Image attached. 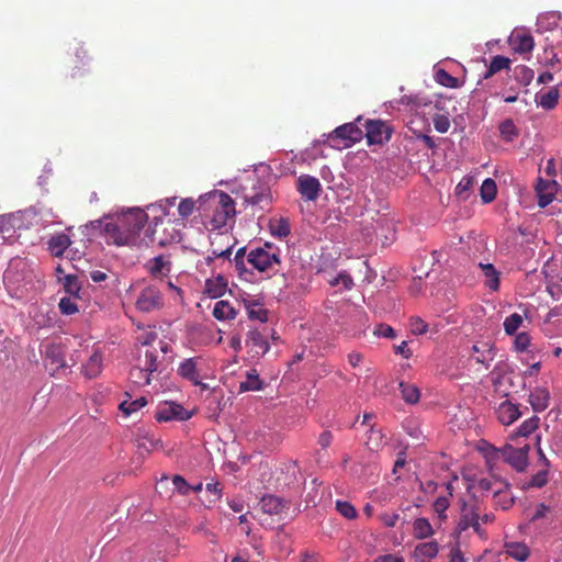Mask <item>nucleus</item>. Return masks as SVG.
<instances>
[{"label":"nucleus","mask_w":562,"mask_h":562,"mask_svg":"<svg viewBox=\"0 0 562 562\" xmlns=\"http://www.w3.org/2000/svg\"><path fill=\"white\" fill-rule=\"evenodd\" d=\"M147 218L148 216L143 210L133 209L119 216L116 221L106 222L103 229L114 244L128 245L135 241Z\"/></svg>","instance_id":"obj_1"},{"label":"nucleus","mask_w":562,"mask_h":562,"mask_svg":"<svg viewBox=\"0 0 562 562\" xmlns=\"http://www.w3.org/2000/svg\"><path fill=\"white\" fill-rule=\"evenodd\" d=\"M147 234L150 237V241L160 247H165L180 240V233L172 226L171 222L168 221L165 223L160 218H155L154 227H149Z\"/></svg>","instance_id":"obj_2"},{"label":"nucleus","mask_w":562,"mask_h":562,"mask_svg":"<svg viewBox=\"0 0 562 562\" xmlns=\"http://www.w3.org/2000/svg\"><path fill=\"white\" fill-rule=\"evenodd\" d=\"M136 308L144 313L160 310L164 306V296L158 284L146 285L136 300Z\"/></svg>","instance_id":"obj_3"},{"label":"nucleus","mask_w":562,"mask_h":562,"mask_svg":"<svg viewBox=\"0 0 562 562\" xmlns=\"http://www.w3.org/2000/svg\"><path fill=\"white\" fill-rule=\"evenodd\" d=\"M247 261L260 272L272 271L280 263L279 256L266 248H255L247 254Z\"/></svg>","instance_id":"obj_4"},{"label":"nucleus","mask_w":562,"mask_h":562,"mask_svg":"<svg viewBox=\"0 0 562 562\" xmlns=\"http://www.w3.org/2000/svg\"><path fill=\"white\" fill-rule=\"evenodd\" d=\"M203 359L201 357L184 359L179 363L177 373L193 385H198L201 386L202 390H206L209 385L202 382L200 374Z\"/></svg>","instance_id":"obj_5"},{"label":"nucleus","mask_w":562,"mask_h":562,"mask_svg":"<svg viewBox=\"0 0 562 562\" xmlns=\"http://www.w3.org/2000/svg\"><path fill=\"white\" fill-rule=\"evenodd\" d=\"M235 215V202L229 194L218 193V202L213 211L212 224L214 228L224 227L228 220Z\"/></svg>","instance_id":"obj_6"},{"label":"nucleus","mask_w":562,"mask_h":562,"mask_svg":"<svg viewBox=\"0 0 562 562\" xmlns=\"http://www.w3.org/2000/svg\"><path fill=\"white\" fill-rule=\"evenodd\" d=\"M392 128L381 120H368L366 123V137L369 145H382L390 140Z\"/></svg>","instance_id":"obj_7"},{"label":"nucleus","mask_w":562,"mask_h":562,"mask_svg":"<svg viewBox=\"0 0 562 562\" xmlns=\"http://www.w3.org/2000/svg\"><path fill=\"white\" fill-rule=\"evenodd\" d=\"M363 137L362 130L356 123H346L336 127L330 134V139H339L344 147H350Z\"/></svg>","instance_id":"obj_8"},{"label":"nucleus","mask_w":562,"mask_h":562,"mask_svg":"<svg viewBox=\"0 0 562 562\" xmlns=\"http://www.w3.org/2000/svg\"><path fill=\"white\" fill-rule=\"evenodd\" d=\"M191 416L192 414L188 412L182 405L173 402H166L160 405L155 415L158 422H184L190 419Z\"/></svg>","instance_id":"obj_9"},{"label":"nucleus","mask_w":562,"mask_h":562,"mask_svg":"<svg viewBox=\"0 0 562 562\" xmlns=\"http://www.w3.org/2000/svg\"><path fill=\"white\" fill-rule=\"evenodd\" d=\"M322 190L317 178L310 175H302L297 179V191L306 201H315Z\"/></svg>","instance_id":"obj_10"},{"label":"nucleus","mask_w":562,"mask_h":562,"mask_svg":"<svg viewBox=\"0 0 562 562\" xmlns=\"http://www.w3.org/2000/svg\"><path fill=\"white\" fill-rule=\"evenodd\" d=\"M503 457L508 464L521 472L526 469L528 463V446L521 448L507 446L503 450Z\"/></svg>","instance_id":"obj_11"},{"label":"nucleus","mask_w":562,"mask_h":562,"mask_svg":"<svg viewBox=\"0 0 562 562\" xmlns=\"http://www.w3.org/2000/svg\"><path fill=\"white\" fill-rule=\"evenodd\" d=\"M246 346L249 348L254 357L265 356L269 349V342L265 335L258 329H249L246 335Z\"/></svg>","instance_id":"obj_12"},{"label":"nucleus","mask_w":562,"mask_h":562,"mask_svg":"<svg viewBox=\"0 0 562 562\" xmlns=\"http://www.w3.org/2000/svg\"><path fill=\"white\" fill-rule=\"evenodd\" d=\"M557 187L558 183L554 180L538 179L535 190L538 198V205L541 209L548 206L554 200Z\"/></svg>","instance_id":"obj_13"},{"label":"nucleus","mask_w":562,"mask_h":562,"mask_svg":"<svg viewBox=\"0 0 562 562\" xmlns=\"http://www.w3.org/2000/svg\"><path fill=\"white\" fill-rule=\"evenodd\" d=\"M460 520L456 530L461 533L470 528L476 520H480V514L475 505H469L464 499H460Z\"/></svg>","instance_id":"obj_14"},{"label":"nucleus","mask_w":562,"mask_h":562,"mask_svg":"<svg viewBox=\"0 0 562 562\" xmlns=\"http://www.w3.org/2000/svg\"><path fill=\"white\" fill-rule=\"evenodd\" d=\"M496 413L498 420L505 426L512 425L521 416L518 406L509 401L502 402Z\"/></svg>","instance_id":"obj_15"},{"label":"nucleus","mask_w":562,"mask_h":562,"mask_svg":"<svg viewBox=\"0 0 562 562\" xmlns=\"http://www.w3.org/2000/svg\"><path fill=\"white\" fill-rule=\"evenodd\" d=\"M438 551L439 546L437 541L422 542L415 547L413 558L416 562H430L438 554Z\"/></svg>","instance_id":"obj_16"},{"label":"nucleus","mask_w":562,"mask_h":562,"mask_svg":"<svg viewBox=\"0 0 562 562\" xmlns=\"http://www.w3.org/2000/svg\"><path fill=\"white\" fill-rule=\"evenodd\" d=\"M473 357L477 363L490 367L491 362L495 358V351L493 345L490 342H482L480 345H473L472 347Z\"/></svg>","instance_id":"obj_17"},{"label":"nucleus","mask_w":562,"mask_h":562,"mask_svg":"<svg viewBox=\"0 0 562 562\" xmlns=\"http://www.w3.org/2000/svg\"><path fill=\"white\" fill-rule=\"evenodd\" d=\"M70 245V237L64 233L53 235L48 240V249L54 257H61Z\"/></svg>","instance_id":"obj_18"},{"label":"nucleus","mask_w":562,"mask_h":562,"mask_svg":"<svg viewBox=\"0 0 562 562\" xmlns=\"http://www.w3.org/2000/svg\"><path fill=\"white\" fill-rule=\"evenodd\" d=\"M559 100L560 91L558 87H551L548 91L536 95L537 104L544 110H553L558 105Z\"/></svg>","instance_id":"obj_19"},{"label":"nucleus","mask_w":562,"mask_h":562,"mask_svg":"<svg viewBox=\"0 0 562 562\" xmlns=\"http://www.w3.org/2000/svg\"><path fill=\"white\" fill-rule=\"evenodd\" d=\"M137 363L150 374L157 372L159 366L157 350L155 348H146L144 355H139Z\"/></svg>","instance_id":"obj_20"},{"label":"nucleus","mask_w":562,"mask_h":562,"mask_svg":"<svg viewBox=\"0 0 562 562\" xmlns=\"http://www.w3.org/2000/svg\"><path fill=\"white\" fill-rule=\"evenodd\" d=\"M260 507L268 515H279L285 508V503L280 497L267 495L261 498Z\"/></svg>","instance_id":"obj_21"},{"label":"nucleus","mask_w":562,"mask_h":562,"mask_svg":"<svg viewBox=\"0 0 562 562\" xmlns=\"http://www.w3.org/2000/svg\"><path fill=\"white\" fill-rule=\"evenodd\" d=\"M549 391L542 387L533 390L529 395V403L535 412H542L549 405Z\"/></svg>","instance_id":"obj_22"},{"label":"nucleus","mask_w":562,"mask_h":562,"mask_svg":"<svg viewBox=\"0 0 562 562\" xmlns=\"http://www.w3.org/2000/svg\"><path fill=\"white\" fill-rule=\"evenodd\" d=\"M482 273L485 278L484 284L492 291L499 289V272L495 269L492 263H479Z\"/></svg>","instance_id":"obj_23"},{"label":"nucleus","mask_w":562,"mask_h":562,"mask_svg":"<svg viewBox=\"0 0 562 562\" xmlns=\"http://www.w3.org/2000/svg\"><path fill=\"white\" fill-rule=\"evenodd\" d=\"M212 315L218 321H228L236 317L237 311L228 301L221 300L215 303Z\"/></svg>","instance_id":"obj_24"},{"label":"nucleus","mask_w":562,"mask_h":562,"mask_svg":"<svg viewBox=\"0 0 562 562\" xmlns=\"http://www.w3.org/2000/svg\"><path fill=\"white\" fill-rule=\"evenodd\" d=\"M505 552L519 562L526 561L530 555V550L524 542H506Z\"/></svg>","instance_id":"obj_25"},{"label":"nucleus","mask_w":562,"mask_h":562,"mask_svg":"<svg viewBox=\"0 0 562 562\" xmlns=\"http://www.w3.org/2000/svg\"><path fill=\"white\" fill-rule=\"evenodd\" d=\"M245 307L250 319L268 322V311L258 301H245Z\"/></svg>","instance_id":"obj_26"},{"label":"nucleus","mask_w":562,"mask_h":562,"mask_svg":"<svg viewBox=\"0 0 562 562\" xmlns=\"http://www.w3.org/2000/svg\"><path fill=\"white\" fill-rule=\"evenodd\" d=\"M102 370V356L95 350L83 367V371L87 378L93 379L100 374Z\"/></svg>","instance_id":"obj_27"},{"label":"nucleus","mask_w":562,"mask_h":562,"mask_svg":"<svg viewBox=\"0 0 562 562\" xmlns=\"http://www.w3.org/2000/svg\"><path fill=\"white\" fill-rule=\"evenodd\" d=\"M414 537L417 539H426L434 535L432 526L427 518H416L413 522Z\"/></svg>","instance_id":"obj_28"},{"label":"nucleus","mask_w":562,"mask_h":562,"mask_svg":"<svg viewBox=\"0 0 562 562\" xmlns=\"http://www.w3.org/2000/svg\"><path fill=\"white\" fill-rule=\"evenodd\" d=\"M510 67V59L508 57L496 55L492 58L487 71L484 74L483 78L488 79L495 74L504 70L509 69Z\"/></svg>","instance_id":"obj_29"},{"label":"nucleus","mask_w":562,"mask_h":562,"mask_svg":"<svg viewBox=\"0 0 562 562\" xmlns=\"http://www.w3.org/2000/svg\"><path fill=\"white\" fill-rule=\"evenodd\" d=\"M514 49L517 53H530L535 47L533 37L530 34H517L514 40Z\"/></svg>","instance_id":"obj_30"},{"label":"nucleus","mask_w":562,"mask_h":562,"mask_svg":"<svg viewBox=\"0 0 562 562\" xmlns=\"http://www.w3.org/2000/svg\"><path fill=\"white\" fill-rule=\"evenodd\" d=\"M400 391L402 394V398L408 404H415L419 401L420 392L419 389L415 384H411L407 382L400 383Z\"/></svg>","instance_id":"obj_31"},{"label":"nucleus","mask_w":562,"mask_h":562,"mask_svg":"<svg viewBox=\"0 0 562 562\" xmlns=\"http://www.w3.org/2000/svg\"><path fill=\"white\" fill-rule=\"evenodd\" d=\"M227 288V281L224 277L217 276L214 280L206 281V291L213 297L223 295Z\"/></svg>","instance_id":"obj_32"},{"label":"nucleus","mask_w":562,"mask_h":562,"mask_svg":"<svg viewBox=\"0 0 562 562\" xmlns=\"http://www.w3.org/2000/svg\"><path fill=\"white\" fill-rule=\"evenodd\" d=\"M262 389V381L255 369L247 372L246 381L239 385L240 391H259Z\"/></svg>","instance_id":"obj_33"},{"label":"nucleus","mask_w":562,"mask_h":562,"mask_svg":"<svg viewBox=\"0 0 562 562\" xmlns=\"http://www.w3.org/2000/svg\"><path fill=\"white\" fill-rule=\"evenodd\" d=\"M149 271L154 277L167 276L170 271V262L166 261L162 256L155 257L149 263Z\"/></svg>","instance_id":"obj_34"},{"label":"nucleus","mask_w":562,"mask_h":562,"mask_svg":"<svg viewBox=\"0 0 562 562\" xmlns=\"http://www.w3.org/2000/svg\"><path fill=\"white\" fill-rule=\"evenodd\" d=\"M497 188L493 179H485L481 186L480 194L484 203H490L496 198Z\"/></svg>","instance_id":"obj_35"},{"label":"nucleus","mask_w":562,"mask_h":562,"mask_svg":"<svg viewBox=\"0 0 562 562\" xmlns=\"http://www.w3.org/2000/svg\"><path fill=\"white\" fill-rule=\"evenodd\" d=\"M270 231L273 236L286 237L291 233L290 223L286 218L280 217L270 223Z\"/></svg>","instance_id":"obj_36"},{"label":"nucleus","mask_w":562,"mask_h":562,"mask_svg":"<svg viewBox=\"0 0 562 562\" xmlns=\"http://www.w3.org/2000/svg\"><path fill=\"white\" fill-rule=\"evenodd\" d=\"M147 404V401L145 397H139L134 401H123L120 404V409L125 416H130L133 413L138 412L140 408H143Z\"/></svg>","instance_id":"obj_37"},{"label":"nucleus","mask_w":562,"mask_h":562,"mask_svg":"<svg viewBox=\"0 0 562 562\" xmlns=\"http://www.w3.org/2000/svg\"><path fill=\"white\" fill-rule=\"evenodd\" d=\"M522 321V316L518 313H513L509 316H507L503 324L505 333L509 336L516 334L518 328L521 326Z\"/></svg>","instance_id":"obj_38"},{"label":"nucleus","mask_w":562,"mask_h":562,"mask_svg":"<svg viewBox=\"0 0 562 562\" xmlns=\"http://www.w3.org/2000/svg\"><path fill=\"white\" fill-rule=\"evenodd\" d=\"M533 76V70L525 65H519L515 68V78L522 86H529Z\"/></svg>","instance_id":"obj_39"},{"label":"nucleus","mask_w":562,"mask_h":562,"mask_svg":"<svg viewBox=\"0 0 562 562\" xmlns=\"http://www.w3.org/2000/svg\"><path fill=\"white\" fill-rule=\"evenodd\" d=\"M499 134L506 142H512L519 133L513 120H505L499 124Z\"/></svg>","instance_id":"obj_40"},{"label":"nucleus","mask_w":562,"mask_h":562,"mask_svg":"<svg viewBox=\"0 0 562 562\" xmlns=\"http://www.w3.org/2000/svg\"><path fill=\"white\" fill-rule=\"evenodd\" d=\"M548 483V470L542 469L539 470L536 474H533L528 482L524 484V488L537 487L541 488Z\"/></svg>","instance_id":"obj_41"},{"label":"nucleus","mask_w":562,"mask_h":562,"mask_svg":"<svg viewBox=\"0 0 562 562\" xmlns=\"http://www.w3.org/2000/svg\"><path fill=\"white\" fill-rule=\"evenodd\" d=\"M150 375L151 374L149 372H146L145 370H143L138 363L130 372L131 379L136 384L142 385V386L150 384Z\"/></svg>","instance_id":"obj_42"},{"label":"nucleus","mask_w":562,"mask_h":562,"mask_svg":"<svg viewBox=\"0 0 562 562\" xmlns=\"http://www.w3.org/2000/svg\"><path fill=\"white\" fill-rule=\"evenodd\" d=\"M436 81L447 88H456L458 87V79L451 76L445 69H438L435 74Z\"/></svg>","instance_id":"obj_43"},{"label":"nucleus","mask_w":562,"mask_h":562,"mask_svg":"<svg viewBox=\"0 0 562 562\" xmlns=\"http://www.w3.org/2000/svg\"><path fill=\"white\" fill-rule=\"evenodd\" d=\"M449 506H450V497H448V496H438L435 499L432 507L440 520L447 519L446 510L449 508Z\"/></svg>","instance_id":"obj_44"},{"label":"nucleus","mask_w":562,"mask_h":562,"mask_svg":"<svg viewBox=\"0 0 562 562\" xmlns=\"http://www.w3.org/2000/svg\"><path fill=\"white\" fill-rule=\"evenodd\" d=\"M539 427V418L533 416L526 419L517 429V436L527 437Z\"/></svg>","instance_id":"obj_45"},{"label":"nucleus","mask_w":562,"mask_h":562,"mask_svg":"<svg viewBox=\"0 0 562 562\" xmlns=\"http://www.w3.org/2000/svg\"><path fill=\"white\" fill-rule=\"evenodd\" d=\"M64 289L67 293H69L70 295L75 296V297H78V293L81 289V285L78 281V278L77 276L75 274H68L65 277V282H64Z\"/></svg>","instance_id":"obj_46"},{"label":"nucleus","mask_w":562,"mask_h":562,"mask_svg":"<svg viewBox=\"0 0 562 562\" xmlns=\"http://www.w3.org/2000/svg\"><path fill=\"white\" fill-rule=\"evenodd\" d=\"M337 512L347 519H353L357 517V510L353 505L349 502L337 501L336 502Z\"/></svg>","instance_id":"obj_47"},{"label":"nucleus","mask_w":562,"mask_h":562,"mask_svg":"<svg viewBox=\"0 0 562 562\" xmlns=\"http://www.w3.org/2000/svg\"><path fill=\"white\" fill-rule=\"evenodd\" d=\"M245 200L247 203L251 204V205H259L261 203H269L270 201V191L269 189L265 188L261 192L259 193H254L251 195L247 194L245 196Z\"/></svg>","instance_id":"obj_48"},{"label":"nucleus","mask_w":562,"mask_h":562,"mask_svg":"<svg viewBox=\"0 0 562 562\" xmlns=\"http://www.w3.org/2000/svg\"><path fill=\"white\" fill-rule=\"evenodd\" d=\"M473 183L474 181L472 177L462 178V180L456 187V194L465 200L469 196V191L472 189Z\"/></svg>","instance_id":"obj_49"},{"label":"nucleus","mask_w":562,"mask_h":562,"mask_svg":"<svg viewBox=\"0 0 562 562\" xmlns=\"http://www.w3.org/2000/svg\"><path fill=\"white\" fill-rule=\"evenodd\" d=\"M58 306L64 315H72L78 312V306L71 296L61 297Z\"/></svg>","instance_id":"obj_50"},{"label":"nucleus","mask_w":562,"mask_h":562,"mask_svg":"<svg viewBox=\"0 0 562 562\" xmlns=\"http://www.w3.org/2000/svg\"><path fill=\"white\" fill-rule=\"evenodd\" d=\"M550 512H551L550 507L547 506L546 504H543V503L537 504L530 515L529 522L532 524L540 519L547 518V516H548V514H550Z\"/></svg>","instance_id":"obj_51"},{"label":"nucleus","mask_w":562,"mask_h":562,"mask_svg":"<svg viewBox=\"0 0 562 562\" xmlns=\"http://www.w3.org/2000/svg\"><path fill=\"white\" fill-rule=\"evenodd\" d=\"M434 127L439 133H446L450 128V120L445 114H435L432 117Z\"/></svg>","instance_id":"obj_52"},{"label":"nucleus","mask_w":562,"mask_h":562,"mask_svg":"<svg viewBox=\"0 0 562 562\" xmlns=\"http://www.w3.org/2000/svg\"><path fill=\"white\" fill-rule=\"evenodd\" d=\"M331 286L342 284L346 290H350L353 286V280L347 272H340L337 277L328 281Z\"/></svg>","instance_id":"obj_53"},{"label":"nucleus","mask_w":562,"mask_h":562,"mask_svg":"<svg viewBox=\"0 0 562 562\" xmlns=\"http://www.w3.org/2000/svg\"><path fill=\"white\" fill-rule=\"evenodd\" d=\"M195 202L191 198L182 199L178 205L179 215L183 218L190 216L194 210Z\"/></svg>","instance_id":"obj_54"},{"label":"nucleus","mask_w":562,"mask_h":562,"mask_svg":"<svg viewBox=\"0 0 562 562\" xmlns=\"http://www.w3.org/2000/svg\"><path fill=\"white\" fill-rule=\"evenodd\" d=\"M411 331L414 335H423L428 330V325L420 317H412L409 321Z\"/></svg>","instance_id":"obj_55"},{"label":"nucleus","mask_w":562,"mask_h":562,"mask_svg":"<svg viewBox=\"0 0 562 562\" xmlns=\"http://www.w3.org/2000/svg\"><path fill=\"white\" fill-rule=\"evenodd\" d=\"M530 345V337L527 333H520L515 337L514 348L517 352H524Z\"/></svg>","instance_id":"obj_56"},{"label":"nucleus","mask_w":562,"mask_h":562,"mask_svg":"<svg viewBox=\"0 0 562 562\" xmlns=\"http://www.w3.org/2000/svg\"><path fill=\"white\" fill-rule=\"evenodd\" d=\"M172 483L175 485V488L181 495H188L191 492V485L181 475H175L172 477Z\"/></svg>","instance_id":"obj_57"},{"label":"nucleus","mask_w":562,"mask_h":562,"mask_svg":"<svg viewBox=\"0 0 562 562\" xmlns=\"http://www.w3.org/2000/svg\"><path fill=\"white\" fill-rule=\"evenodd\" d=\"M373 333H374V335H376L379 337H386V338H394L395 337L394 329L390 325H386V324H380L374 329Z\"/></svg>","instance_id":"obj_58"},{"label":"nucleus","mask_w":562,"mask_h":562,"mask_svg":"<svg viewBox=\"0 0 562 562\" xmlns=\"http://www.w3.org/2000/svg\"><path fill=\"white\" fill-rule=\"evenodd\" d=\"M232 255V246L226 249H212L211 255L207 257V261L211 262L214 258H229Z\"/></svg>","instance_id":"obj_59"},{"label":"nucleus","mask_w":562,"mask_h":562,"mask_svg":"<svg viewBox=\"0 0 562 562\" xmlns=\"http://www.w3.org/2000/svg\"><path fill=\"white\" fill-rule=\"evenodd\" d=\"M449 562H467L458 544L451 548L449 554Z\"/></svg>","instance_id":"obj_60"},{"label":"nucleus","mask_w":562,"mask_h":562,"mask_svg":"<svg viewBox=\"0 0 562 562\" xmlns=\"http://www.w3.org/2000/svg\"><path fill=\"white\" fill-rule=\"evenodd\" d=\"M398 514H383L381 520L386 527H394L398 520Z\"/></svg>","instance_id":"obj_61"},{"label":"nucleus","mask_w":562,"mask_h":562,"mask_svg":"<svg viewBox=\"0 0 562 562\" xmlns=\"http://www.w3.org/2000/svg\"><path fill=\"white\" fill-rule=\"evenodd\" d=\"M497 482L492 479L483 477V479L479 480L477 486L482 491H493L494 485Z\"/></svg>","instance_id":"obj_62"},{"label":"nucleus","mask_w":562,"mask_h":562,"mask_svg":"<svg viewBox=\"0 0 562 562\" xmlns=\"http://www.w3.org/2000/svg\"><path fill=\"white\" fill-rule=\"evenodd\" d=\"M333 441V435L330 431H323L318 437V443L322 448H327Z\"/></svg>","instance_id":"obj_63"},{"label":"nucleus","mask_w":562,"mask_h":562,"mask_svg":"<svg viewBox=\"0 0 562 562\" xmlns=\"http://www.w3.org/2000/svg\"><path fill=\"white\" fill-rule=\"evenodd\" d=\"M374 562H404V559L394 554H385L378 557Z\"/></svg>","instance_id":"obj_64"}]
</instances>
